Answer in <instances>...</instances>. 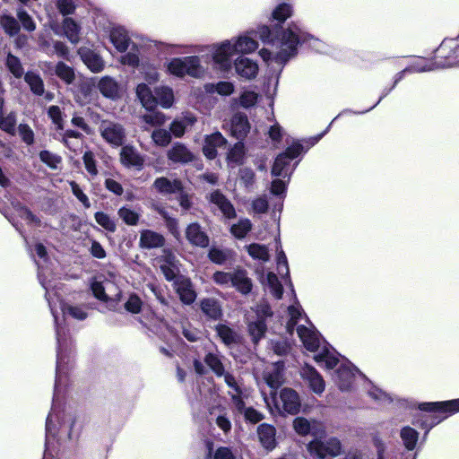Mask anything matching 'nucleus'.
Wrapping results in <instances>:
<instances>
[{"label": "nucleus", "instance_id": "obj_1", "mask_svg": "<svg viewBox=\"0 0 459 459\" xmlns=\"http://www.w3.org/2000/svg\"><path fill=\"white\" fill-rule=\"evenodd\" d=\"M39 279L41 285L46 290V298L51 313L55 319L56 341H57V360H56V375L55 383V392L53 396V404L51 411L46 421V447L48 449L51 444V438L56 434L66 435L68 438H73L72 429L74 424V419L72 414L65 411L61 408L58 401V394L62 385L65 384L68 370L73 366V344L66 338L65 329L58 318V309L64 316H70L77 320H84L87 317V312L82 307L72 306L63 300L56 293L52 294L49 290L50 285L43 279V273L39 268Z\"/></svg>", "mask_w": 459, "mask_h": 459}, {"label": "nucleus", "instance_id": "obj_2", "mask_svg": "<svg viewBox=\"0 0 459 459\" xmlns=\"http://www.w3.org/2000/svg\"><path fill=\"white\" fill-rule=\"evenodd\" d=\"M293 14L292 4L280 3L273 9L270 16V20L278 24L273 27L268 25L257 27L256 34L260 40L269 46L259 51V56L264 62L284 65L297 55L298 47L303 43H307L310 47L320 50L321 41L307 32L299 21H292L286 27L281 25Z\"/></svg>", "mask_w": 459, "mask_h": 459}, {"label": "nucleus", "instance_id": "obj_3", "mask_svg": "<svg viewBox=\"0 0 459 459\" xmlns=\"http://www.w3.org/2000/svg\"><path fill=\"white\" fill-rule=\"evenodd\" d=\"M294 299L295 303L288 307L287 332L292 334L296 329L304 347L309 351L316 352L314 359L317 364L327 369L333 368L339 362L336 351L326 347L325 342L321 340L319 333L304 314L301 306L296 300V297Z\"/></svg>", "mask_w": 459, "mask_h": 459}, {"label": "nucleus", "instance_id": "obj_4", "mask_svg": "<svg viewBox=\"0 0 459 459\" xmlns=\"http://www.w3.org/2000/svg\"><path fill=\"white\" fill-rule=\"evenodd\" d=\"M453 44H454V39H444L442 41V43L440 44L439 48H437V52L439 53L440 56L445 58L444 61L432 62V61H428L424 58H418L415 60V62L413 64H411L410 66L406 67L403 71L400 72L396 75V79L394 81V85H395L403 78V74L407 72H409V73H422V72L433 71V70L438 69V68L452 67L455 65L459 66V64L448 65L453 59H455V55L453 53V48L455 46ZM394 87V86H393L390 90H388L386 92H385L380 97L378 101L374 106H372L370 108H368L367 111L375 108L381 101V100L391 91V90Z\"/></svg>", "mask_w": 459, "mask_h": 459}, {"label": "nucleus", "instance_id": "obj_5", "mask_svg": "<svg viewBox=\"0 0 459 459\" xmlns=\"http://www.w3.org/2000/svg\"><path fill=\"white\" fill-rule=\"evenodd\" d=\"M204 51H208L210 53L212 65L215 69L221 72H228L231 69V57L235 53L230 39H225L208 46L188 47V49L186 52Z\"/></svg>", "mask_w": 459, "mask_h": 459}, {"label": "nucleus", "instance_id": "obj_6", "mask_svg": "<svg viewBox=\"0 0 459 459\" xmlns=\"http://www.w3.org/2000/svg\"><path fill=\"white\" fill-rule=\"evenodd\" d=\"M307 150V146L305 147L299 142H294L282 153L276 157L272 168V175L283 178L290 176L298 164V161H296L291 165V160L301 153L306 152Z\"/></svg>", "mask_w": 459, "mask_h": 459}, {"label": "nucleus", "instance_id": "obj_7", "mask_svg": "<svg viewBox=\"0 0 459 459\" xmlns=\"http://www.w3.org/2000/svg\"><path fill=\"white\" fill-rule=\"evenodd\" d=\"M167 68L171 74L181 78L186 75L201 78L205 74V69L197 56L174 57L168 63Z\"/></svg>", "mask_w": 459, "mask_h": 459}, {"label": "nucleus", "instance_id": "obj_8", "mask_svg": "<svg viewBox=\"0 0 459 459\" xmlns=\"http://www.w3.org/2000/svg\"><path fill=\"white\" fill-rule=\"evenodd\" d=\"M275 410L279 413L296 414L299 411L300 399L299 394L291 388H283L279 394L272 396Z\"/></svg>", "mask_w": 459, "mask_h": 459}, {"label": "nucleus", "instance_id": "obj_9", "mask_svg": "<svg viewBox=\"0 0 459 459\" xmlns=\"http://www.w3.org/2000/svg\"><path fill=\"white\" fill-rule=\"evenodd\" d=\"M99 131L103 140L113 147L121 146L125 142L126 129L117 122L102 120Z\"/></svg>", "mask_w": 459, "mask_h": 459}, {"label": "nucleus", "instance_id": "obj_10", "mask_svg": "<svg viewBox=\"0 0 459 459\" xmlns=\"http://www.w3.org/2000/svg\"><path fill=\"white\" fill-rule=\"evenodd\" d=\"M300 377L314 394L321 395L324 393L325 382L315 368L305 365L300 369Z\"/></svg>", "mask_w": 459, "mask_h": 459}, {"label": "nucleus", "instance_id": "obj_11", "mask_svg": "<svg viewBox=\"0 0 459 459\" xmlns=\"http://www.w3.org/2000/svg\"><path fill=\"white\" fill-rule=\"evenodd\" d=\"M174 288L182 303L190 305L196 299V293L189 278L179 275L174 281Z\"/></svg>", "mask_w": 459, "mask_h": 459}, {"label": "nucleus", "instance_id": "obj_12", "mask_svg": "<svg viewBox=\"0 0 459 459\" xmlns=\"http://www.w3.org/2000/svg\"><path fill=\"white\" fill-rule=\"evenodd\" d=\"M233 65L237 74L246 80L254 79L258 74L257 63L244 56L236 58Z\"/></svg>", "mask_w": 459, "mask_h": 459}, {"label": "nucleus", "instance_id": "obj_13", "mask_svg": "<svg viewBox=\"0 0 459 459\" xmlns=\"http://www.w3.org/2000/svg\"><path fill=\"white\" fill-rule=\"evenodd\" d=\"M78 54L82 61L92 73H100L104 69V60L91 48L82 47L78 49Z\"/></svg>", "mask_w": 459, "mask_h": 459}, {"label": "nucleus", "instance_id": "obj_14", "mask_svg": "<svg viewBox=\"0 0 459 459\" xmlns=\"http://www.w3.org/2000/svg\"><path fill=\"white\" fill-rule=\"evenodd\" d=\"M235 55L242 56L251 54L258 48V42L247 34L230 39Z\"/></svg>", "mask_w": 459, "mask_h": 459}, {"label": "nucleus", "instance_id": "obj_15", "mask_svg": "<svg viewBox=\"0 0 459 459\" xmlns=\"http://www.w3.org/2000/svg\"><path fill=\"white\" fill-rule=\"evenodd\" d=\"M222 377H224L226 385L230 389L229 391V394L231 397L233 405L236 407L238 411H242L244 409V393L241 385H239L238 381L235 378V377L229 372L225 371Z\"/></svg>", "mask_w": 459, "mask_h": 459}, {"label": "nucleus", "instance_id": "obj_16", "mask_svg": "<svg viewBox=\"0 0 459 459\" xmlns=\"http://www.w3.org/2000/svg\"><path fill=\"white\" fill-rule=\"evenodd\" d=\"M120 161L126 168L141 169L144 159L134 146L125 145L120 151Z\"/></svg>", "mask_w": 459, "mask_h": 459}, {"label": "nucleus", "instance_id": "obj_17", "mask_svg": "<svg viewBox=\"0 0 459 459\" xmlns=\"http://www.w3.org/2000/svg\"><path fill=\"white\" fill-rule=\"evenodd\" d=\"M161 256L162 264L160 270L167 281H176L179 273V262L176 256L169 251L164 250Z\"/></svg>", "mask_w": 459, "mask_h": 459}, {"label": "nucleus", "instance_id": "obj_18", "mask_svg": "<svg viewBox=\"0 0 459 459\" xmlns=\"http://www.w3.org/2000/svg\"><path fill=\"white\" fill-rule=\"evenodd\" d=\"M355 369L348 363H342L337 369L333 380L342 391H347L351 387L355 379Z\"/></svg>", "mask_w": 459, "mask_h": 459}, {"label": "nucleus", "instance_id": "obj_19", "mask_svg": "<svg viewBox=\"0 0 459 459\" xmlns=\"http://www.w3.org/2000/svg\"><path fill=\"white\" fill-rule=\"evenodd\" d=\"M284 364L277 361L268 366L264 372V379L271 388H278L283 382Z\"/></svg>", "mask_w": 459, "mask_h": 459}, {"label": "nucleus", "instance_id": "obj_20", "mask_svg": "<svg viewBox=\"0 0 459 459\" xmlns=\"http://www.w3.org/2000/svg\"><path fill=\"white\" fill-rule=\"evenodd\" d=\"M226 143L227 140L220 132L206 135L203 146L204 156L209 160H213L217 156V148L224 146Z\"/></svg>", "mask_w": 459, "mask_h": 459}, {"label": "nucleus", "instance_id": "obj_21", "mask_svg": "<svg viewBox=\"0 0 459 459\" xmlns=\"http://www.w3.org/2000/svg\"><path fill=\"white\" fill-rule=\"evenodd\" d=\"M100 92L108 99L117 100L121 95V87L118 82L110 76H103L97 83Z\"/></svg>", "mask_w": 459, "mask_h": 459}, {"label": "nucleus", "instance_id": "obj_22", "mask_svg": "<svg viewBox=\"0 0 459 459\" xmlns=\"http://www.w3.org/2000/svg\"><path fill=\"white\" fill-rule=\"evenodd\" d=\"M419 409L424 411L455 413L459 411V399L446 402L422 403L419 404Z\"/></svg>", "mask_w": 459, "mask_h": 459}, {"label": "nucleus", "instance_id": "obj_23", "mask_svg": "<svg viewBox=\"0 0 459 459\" xmlns=\"http://www.w3.org/2000/svg\"><path fill=\"white\" fill-rule=\"evenodd\" d=\"M109 39L119 52H126L131 43L127 31L121 26H113L110 29Z\"/></svg>", "mask_w": 459, "mask_h": 459}, {"label": "nucleus", "instance_id": "obj_24", "mask_svg": "<svg viewBox=\"0 0 459 459\" xmlns=\"http://www.w3.org/2000/svg\"><path fill=\"white\" fill-rule=\"evenodd\" d=\"M230 131L238 140L244 139L250 131L247 117L241 113L235 114L231 119Z\"/></svg>", "mask_w": 459, "mask_h": 459}, {"label": "nucleus", "instance_id": "obj_25", "mask_svg": "<svg viewBox=\"0 0 459 459\" xmlns=\"http://www.w3.org/2000/svg\"><path fill=\"white\" fill-rule=\"evenodd\" d=\"M168 159L174 163H188L195 159V155L186 145L180 143H176L169 150Z\"/></svg>", "mask_w": 459, "mask_h": 459}, {"label": "nucleus", "instance_id": "obj_26", "mask_svg": "<svg viewBox=\"0 0 459 459\" xmlns=\"http://www.w3.org/2000/svg\"><path fill=\"white\" fill-rule=\"evenodd\" d=\"M231 287L235 288L243 295H247L253 288L252 280L247 276L244 269H236L233 271V280Z\"/></svg>", "mask_w": 459, "mask_h": 459}, {"label": "nucleus", "instance_id": "obj_27", "mask_svg": "<svg viewBox=\"0 0 459 459\" xmlns=\"http://www.w3.org/2000/svg\"><path fill=\"white\" fill-rule=\"evenodd\" d=\"M82 134L74 130L60 131L56 139L62 142L69 150L76 152L81 148L82 143Z\"/></svg>", "mask_w": 459, "mask_h": 459}, {"label": "nucleus", "instance_id": "obj_28", "mask_svg": "<svg viewBox=\"0 0 459 459\" xmlns=\"http://www.w3.org/2000/svg\"><path fill=\"white\" fill-rule=\"evenodd\" d=\"M187 240L197 247H205L209 245V238L206 233L202 230L198 223H191L186 230Z\"/></svg>", "mask_w": 459, "mask_h": 459}, {"label": "nucleus", "instance_id": "obj_29", "mask_svg": "<svg viewBox=\"0 0 459 459\" xmlns=\"http://www.w3.org/2000/svg\"><path fill=\"white\" fill-rule=\"evenodd\" d=\"M165 238L164 237L153 230H143L140 232V247L143 248H157L160 247L164 245Z\"/></svg>", "mask_w": 459, "mask_h": 459}, {"label": "nucleus", "instance_id": "obj_30", "mask_svg": "<svg viewBox=\"0 0 459 459\" xmlns=\"http://www.w3.org/2000/svg\"><path fill=\"white\" fill-rule=\"evenodd\" d=\"M210 202L215 205L225 217L230 219L236 216L233 205L221 192H212L210 195Z\"/></svg>", "mask_w": 459, "mask_h": 459}, {"label": "nucleus", "instance_id": "obj_31", "mask_svg": "<svg viewBox=\"0 0 459 459\" xmlns=\"http://www.w3.org/2000/svg\"><path fill=\"white\" fill-rule=\"evenodd\" d=\"M196 118L194 115L186 113L170 124V134H172L175 137H181L184 135L186 128L194 126Z\"/></svg>", "mask_w": 459, "mask_h": 459}, {"label": "nucleus", "instance_id": "obj_32", "mask_svg": "<svg viewBox=\"0 0 459 459\" xmlns=\"http://www.w3.org/2000/svg\"><path fill=\"white\" fill-rule=\"evenodd\" d=\"M153 186L163 195L178 194L182 191V184L178 179H169L164 177L158 178Z\"/></svg>", "mask_w": 459, "mask_h": 459}, {"label": "nucleus", "instance_id": "obj_33", "mask_svg": "<svg viewBox=\"0 0 459 459\" xmlns=\"http://www.w3.org/2000/svg\"><path fill=\"white\" fill-rule=\"evenodd\" d=\"M136 95L143 107L147 110H153L157 106V99L153 95L150 87L145 83H140L136 87Z\"/></svg>", "mask_w": 459, "mask_h": 459}, {"label": "nucleus", "instance_id": "obj_34", "mask_svg": "<svg viewBox=\"0 0 459 459\" xmlns=\"http://www.w3.org/2000/svg\"><path fill=\"white\" fill-rule=\"evenodd\" d=\"M275 432L274 427L269 424H261L257 428L259 440L267 450H273L275 447Z\"/></svg>", "mask_w": 459, "mask_h": 459}, {"label": "nucleus", "instance_id": "obj_35", "mask_svg": "<svg viewBox=\"0 0 459 459\" xmlns=\"http://www.w3.org/2000/svg\"><path fill=\"white\" fill-rule=\"evenodd\" d=\"M63 34L72 43L80 41L81 26L72 18H65L62 24Z\"/></svg>", "mask_w": 459, "mask_h": 459}, {"label": "nucleus", "instance_id": "obj_36", "mask_svg": "<svg viewBox=\"0 0 459 459\" xmlns=\"http://www.w3.org/2000/svg\"><path fill=\"white\" fill-rule=\"evenodd\" d=\"M201 309L212 319H219L222 315L220 302L212 298L203 299L201 302Z\"/></svg>", "mask_w": 459, "mask_h": 459}, {"label": "nucleus", "instance_id": "obj_37", "mask_svg": "<svg viewBox=\"0 0 459 459\" xmlns=\"http://www.w3.org/2000/svg\"><path fill=\"white\" fill-rule=\"evenodd\" d=\"M155 98L157 105L160 104L164 108H169L174 103V93L171 88L160 86L155 89Z\"/></svg>", "mask_w": 459, "mask_h": 459}, {"label": "nucleus", "instance_id": "obj_38", "mask_svg": "<svg viewBox=\"0 0 459 459\" xmlns=\"http://www.w3.org/2000/svg\"><path fill=\"white\" fill-rule=\"evenodd\" d=\"M400 437L407 450L411 451L415 449L419 439V433L417 430L409 426L404 427L401 429Z\"/></svg>", "mask_w": 459, "mask_h": 459}, {"label": "nucleus", "instance_id": "obj_39", "mask_svg": "<svg viewBox=\"0 0 459 459\" xmlns=\"http://www.w3.org/2000/svg\"><path fill=\"white\" fill-rule=\"evenodd\" d=\"M216 332L218 336L221 338V342L225 345L230 346L231 344L238 342V336L237 333L234 332L228 325L222 324L218 325L216 326Z\"/></svg>", "mask_w": 459, "mask_h": 459}, {"label": "nucleus", "instance_id": "obj_40", "mask_svg": "<svg viewBox=\"0 0 459 459\" xmlns=\"http://www.w3.org/2000/svg\"><path fill=\"white\" fill-rule=\"evenodd\" d=\"M204 362L217 377H222L225 372L221 358L215 353L209 352L204 357Z\"/></svg>", "mask_w": 459, "mask_h": 459}, {"label": "nucleus", "instance_id": "obj_41", "mask_svg": "<svg viewBox=\"0 0 459 459\" xmlns=\"http://www.w3.org/2000/svg\"><path fill=\"white\" fill-rule=\"evenodd\" d=\"M16 114L10 112L4 115L0 109V129L6 132L9 134L14 135L16 132Z\"/></svg>", "mask_w": 459, "mask_h": 459}, {"label": "nucleus", "instance_id": "obj_42", "mask_svg": "<svg viewBox=\"0 0 459 459\" xmlns=\"http://www.w3.org/2000/svg\"><path fill=\"white\" fill-rule=\"evenodd\" d=\"M24 79L34 94L41 96L44 93V83L39 74L33 72H28Z\"/></svg>", "mask_w": 459, "mask_h": 459}, {"label": "nucleus", "instance_id": "obj_43", "mask_svg": "<svg viewBox=\"0 0 459 459\" xmlns=\"http://www.w3.org/2000/svg\"><path fill=\"white\" fill-rule=\"evenodd\" d=\"M212 420H215L216 425L224 432L228 433L231 429V422L225 408L220 409L219 413L215 411L211 412Z\"/></svg>", "mask_w": 459, "mask_h": 459}, {"label": "nucleus", "instance_id": "obj_44", "mask_svg": "<svg viewBox=\"0 0 459 459\" xmlns=\"http://www.w3.org/2000/svg\"><path fill=\"white\" fill-rule=\"evenodd\" d=\"M207 92H217L222 96H229L234 91V84L230 82H220L218 83H208L205 85Z\"/></svg>", "mask_w": 459, "mask_h": 459}, {"label": "nucleus", "instance_id": "obj_45", "mask_svg": "<svg viewBox=\"0 0 459 459\" xmlns=\"http://www.w3.org/2000/svg\"><path fill=\"white\" fill-rule=\"evenodd\" d=\"M117 214L119 218L129 226H135L140 219V213L128 206L121 207Z\"/></svg>", "mask_w": 459, "mask_h": 459}, {"label": "nucleus", "instance_id": "obj_46", "mask_svg": "<svg viewBox=\"0 0 459 459\" xmlns=\"http://www.w3.org/2000/svg\"><path fill=\"white\" fill-rule=\"evenodd\" d=\"M266 285L272 295L277 299L282 297V285L280 282L278 276L273 273H268L266 275Z\"/></svg>", "mask_w": 459, "mask_h": 459}, {"label": "nucleus", "instance_id": "obj_47", "mask_svg": "<svg viewBox=\"0 0 459 459\" xmlns=\"http://www.w3.org/2000/svg\"><path fill=\"white\" fill-rule=\"evenodd\" d=\"M245 155L244 144L241 142L237 143L229 152L227 160L231 166L242 162Z\"/></svg>", "mask_w": 459, "mask_h": 459}, {"label": "nucleus", "instance_id": "obj_48", "mask_svg": "<svg viewBox=\"0 0 459 459\" xmlns=\"http://www.w3.org/2000/svg\"><path fill=\"white\" fill-rule=\"evenodd\" d=\"M55 73L57 77H59L67 84L72 83L74 80V69L63 62H58L56 64Z\"/></svg>", "mask_w": 459, "mask_h": 459}, {"label": "nucleus", "instance_id": "obj_49", "mask_svg": "<svg viewBox=\"0 0 459 459\" xmlns=\"http://www.w3.org/2000/svg\"><path fill=\"white\" fill-rule=\"evenodd\" d=\"M248 331L255 342L262 339L266 332V325L264 320L256 319L249 323Z\"/></svg>", "mask_w": 459, "mask_h": 459}, {"label": "nucleus", "instance_id": "obj_50", "mask_svg": "<svg viewBox=\"0 0 459 459\" xmlns=\"http://www.w3.org/2000/svg\"><path fill=\"white\" fill-rule=\"evenodd\" d=\"M247 252L254 259L267 262L270 259L268 248L264 245L251 244L247 247Z\"/></svg>", "mask_w": 459, "mask_h": 459}, {"label": "nucleus", "instance_id": "obj_51", "mask_svg": "<svg viewBox=\"0 0 459 459\" xmlns=\"http://www.w3.org/2000/svg\"><path fill=\"white\" fill-rule=\"evenodd\" d=\"M0 25L10 36L17 34L20 30L18 22L11 15L4 14L0 16Z\"/></svg>", "mask_w": 459, "mask_h": 459}, {"label": "nucleus", "instance_id": "obj_52", "mask_svg": "<svg viewBox=\"0 0 459 459\" xmlns=\"http://www.w3.org/2000/svg\"><path fill=\"white\" fill-rule=\"evenodd\" d=\"M252 223L248 219H241L233 224L230 232L238 238H243L251 230Z\"/></svg>", "mask_w": 459, "mask_h": 459}, {"label": "nucleus", "instance_id": "obj_53", "mask_svg": "<svg viewBox=\"0 0 459 459\" xmlns=\"http://www.w3.org/2000/svg\"><path fill=\"white\" fill-rule=\"evenodd\" d=\"M258 97L255 91L246 89L239 96V105L245 108L254 107L257 103Z\"/></svg>", "mask_w": 459, "mask_h": 459}, {"label": "nucleus", "instance_id": "obj_54", "mask_svg": "<svg viewBox=\"0 0 459 459\" xmlns=\"http://www.w3.org/2000/svg\"><path fill=\"white\" fill-rule=\"evenodd\" d=\"M6 66L8 70L17 78H20L23 75L24 71L22 65L18 57L14 56L12 54H8L6 57Z\"/></svg>", "mask_w": 459, "mask_h": 459}, {"label": "nucleus", "instance_id": "obj_55", "mask_svg": "<svg viewBox=\"0 0 459 459\" xmlns=\"http://www.w3.org/2000/svg\"><path fill=\"white\" fill-rule=\"evenodd\" d=\"M152 139L156 145L165 147L170 143L171 134L169 131L160 128L152 132Z\"/></svg>", "mask_w": 459, "mask_h": 459}, {"label": "nucleus", "instance_id": "obj_56", "mask_svg": "<svg viewBox=\"0 0 459 459\" xmlns=\"http://www.w3.org/2000/svg\"><path fill=\"white\" fill-rule=\"evenodd\" d=\"M94 218L99 225L109 232H114L117 230L115 221L106 213L97 212Z\"/></svg>", "mask_w": 459, "mask_h": 459}, {"label": "nucleus", "instance_id": "obj_57", "mask_svg": "<svg viewBox=\"0 0 459 459\" xmlns=\"http://www.w3.org/2000/svg\"><path fill=\"white\" fill-rule=\"evenodd\" d=\"M142 119L146 124L158 126H162L166 122V116L160 111H154L142 116Z\"/></svg>", "mask_w": 459, "mask_h": 459}, {"label": "nucleus", "instance_id": "obj_58", "mask_svg": "<svg viewBox=\"0 0 459 459\" xmlns=\"http://www.w3.org/2000/svg\"><path fill=\"white\" fill-rule=\"evenodd\" d=\"M40 160L48 165L51 169H57L58 165L61 163L62 159L60 156L54 154L48 151H41L39 152Z\"/></svg>", "mask_w": 459, "mask_h": 459}, {"label": "nucleus", "instance_id": "obj_59", "mask_svg": "<svg viewBox=\"0 0 459 459\" xmlns=\"http://www.w3.org/2000/svg\"><path fill=\"white\" fill-rule=\"evenodd\" d=\"M293 428L299 435H307L313 431L312 423L303 417H298L293 421Z\"/></svg>", "mask_w": 459, "mask_h": 459}, {"label": "nucleus", "instance_id": "obj_60", "mask_svg": "<svg viewBox=\"0 0 459 459\" xmlns=\"http://www.w3.org/2000/svg\"><path fill=\"white\" fill-rule=\"evenodd\" d=\"M143 307V301L134 293L130 294L128 299L125 303V308L126 311L132 314H138L141 312Z\"/></svg>", "mask_w": 459, "mask_h": 459}, {"label": "nucleus", "instance_id": "obj_61", "mask_svg": "<svg viewBox=\"0 0 459 459\" xmlns=\"http://www.w3.org/2000/svg\"><path fill=\"white\" fill-rule=\"evenodd\" d=\"M368 394L372 399H374L376 402L379 403L380 404H387L393 401L391 396L388 394H386L385 392H384L383 390H381L376 386H372L368 391Z\"/></svg>", "mask_w": 459, "mask_h": 459}, {"label": "nucleus", "instance_id": "obj_62", "mask_svg": "<svg viewBox=\"0 0 459 459\" xmlns=\"http://www.w3.org/2000/svg\"><path fill=\"white\" fill-rule=\"evenodd\" d=\"M277 271L280 275L286 277L290 281V271L287 256L282 250L277 252Z\"/></svg>", "mask_w": 459, "mask_h": 459}, {"label": "nucleus", "instance_id": "obj_63", "mask_svg": "<svg viewBox=\"0 0 459 459\" xmlns=\"http://www.w3.org/2000/svg\"><path fill=\"white\" fill-rule=\"evenodd\" d=\"M212 280L218 285L231 287L233 280V272H215L212 275Z\"/></svg>", "mask_w": 459, "mask_h": 459}, {"label": "nucleus", "instance_id": "obj_64", "mask_svg": "<svg viewBox=\"0 0 459 459\" xmlns=\"http://www.w3.org/2000/svg\"><path fill=\"white\" fill-rule=\"evenodd\" d=\"M48 114L52 122L56 126L58 131L64 130L62 111L58 106H50L48 109Z\"/></svg>", "mask_w": 459, "mask_h": 459}]
</instances>
